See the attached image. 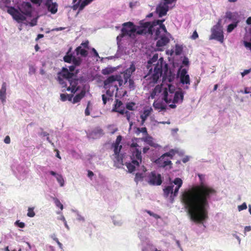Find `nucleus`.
<instances>
[{
  "mask_svg": "<svg viewBox=\"0 0 251 251\" xmlns=\"http://www.w3.org/2000/svg\"><path fill=\"white\" fill-rule=\"evenodd\" d=\"M200 185L185 190L182 194L181 200L187 210L190 219L195 223L203 224L208 217L209 201L215 195L216 190L204 183V175H198Z\"/></svg>",
  "mask_w": 251,
  "mask_h": 251,
  "instance_id": "f257e3e1",
  "label": "nucleus"
},
{
  "mask_svg": "<svg viewBox=\"0 0 251 251\" xmlns=\"http://www.w3.org/2000/svg\"><path fill=\"white\" fill-rule=\"evenodd\" d=\"M72 48H70L63 59L67 63L72 62L73 65L69 67V69L63 68L61 72L58 74V81L65 88L63 91L66 90L72 93H75L78 89L77 85L78 79L76 78L77 72L74 73L76 66H79L82 59L79 57H76L72 52Z\"/></svg>",
  "mask_w": 251,
  "mask_h": 251,
  "instance_id": "f03ea898",
  "label": "nucleus"
},
{
  "mask_svg": "<svg viewBox=\"0 0 251 251\" xmlns=\"http://www.w3.org/2000/svg\"><path fill=\"white\" fill-rule=\"evenodd\" d=\"M164 19L155 20L152 23L146 22L144 24V31H138L139 34H146L147 33L153 35L155 34V39L158 40L156 42L157 47H162L166 46L170 41V34L167 31V29L163 23Z\"/></svg>",
  "mask_w": 251,
  "mask_h": 251,
  "instance_id": "7ed1b4c3",
  "label": "nucleus"
},
{
  "mask_svg": "<svg viewBox=\"0 0 251 251\" xmlns=\"http://www.w3.org/2000/svg\"><path fill=\"white\" fill-rule=\"evenodd\" d=\"M135 71V67L131 64L128 69L120 75H111L103 82V88L106 89L105 95L112 98L115 91H118V87L115 84L116 81L118 82L119 86L127 82L128 79L131 76Z\"/></svg>",
  "mask_w": 251,
  "mask_h": 251,
  "instance_id": "20e7f679",
  "label": "nucleus"
},
{
  "mask_svg": "<svg viewBox=\"0 0 251 251\" xmlns=\"http://www.w3.org/2000/svg\"><path fill=\"white\" fill-rule=\"evenodd\" d=\"M138 145L136 143H133L131 147L136 148ZM131 162L126 163V166L129 173H132L135 170L139 171L136 174L134 181L137 184L139 182L142 181L145 176L144 174L147 171L146 168L144 165L142 164V158L141 155V151L135 148L132 150V155L131 156Z\"/></svg>",
  "mask_w": 251,
  "mask_h": 251,
  "instance_id": "39448f33",
  "label": "nucleus"
},
{
  "mask_svg": "<svg viewBox=\"0 0 251 251\" xmlns=\"http://www.w3.org/2000/svg\"><path fill=\"white\" fill-rule=\"evenodd\" d=\"M157 53L153 54V56L147 62L146 66L149 72L148 75L152 79V82L157 83L158 79L162 76L163 70H167L168 65L164 61L163 58L160 57L159 59Z\"/></svg>",
  "mask_w": 251,
  "mask_h": 251,
  "instance_id": "423d86ee",
  "label": "nucleus"
},
{
  "mask_svg": "<svg viewBox=\"0 0 251 251\" xmlns=\"http://www.w3.org/2000/svg\"><path fill=\"white\" fill-rule=\"evenodd\" d=\"M183 183L182 179L179 177L176 178L173 182L165 188L163 190L165 197H168L170 195V199L171 202H173L174 199L177 195L179 188Z\"/></svg>",
  "mask_w": 251,
  "mask_h": 251,
  "instance_id": "0eeeda50",
  "label": "nucleus"
},
{
  "mask_svg": "<svg viewBox=\"0 0 251 251\" xmlns=\"http://www.w3.org/2000/svg\"><path fill=\"white\" fill-rule=\"evenodd\" d=\"M144 28V26H143ZM139 31H144V28L139 30ZM138 30L137 31L136 26L132 22H128L125 23L123 24V28L121 29V34L117 37V40H119L120 38H122L125 36H128L131 37L134 36L136 32L138 33Z\"/></svg>",
  "mask_w": 251,
  "mask_h": 251,
  "instance_id": "6e6552de",
  "label": "nucleus"
},
{
  "mask_svg": "<svg viewBox=\"0 0 251 251\" xmlns=\"http://www.w3.org/2000/svg\"><path fill=\"white\" fill-rule=\"evenodd\" d=\"M175 154V152L174 150H172L162 155L155 160V162L160 167L165 168L168 166H170V168H171L172 163L170 159L173 158Z\"/></svg>",
  "mask_w": 251,
  "mask_h": 251,
  "instance_id": "1a4fd4ad",
  "label": "nucleus"
},
{
  "mask_svg": "<svg viewBox=\"0 0 251 251\" xmlns=\"http://www.w3.org/2000/svg\"><path fill=\"white\" fill-rule=\"evenodd\" d=\"M222 20L219 19L217 24L211 29L212 34L209 38L210 40L215 39L221 43L224 41V35L221 25Z\"/></svg>",
  "mask_w": 251,
  "mask_h": 251,
  "instance_id": "9d476101",
  "label": "nucleus"
},
{
  "mask_svg": "<svg viewBox=\"0 0 251 251\" xmlns=\"http://www.w3.org/2000/svg\"><path fill=\"white\" fill-rule=\"evenodd\" d=\"M183 66H181L178 71V75L179 76L180 82L182 84H185L184 89H188V85L190 84V79L189 75L187 73V70L185 68H183Z\"/></svg>",
  "mask_w": 251,
  "mask_h": 251,
  "instance_id": "9b49d317",
  "label": "nucleus"
},
{
  "mask_svg": "<svg viewBox=\"0 0 251 251\" xmlns=\"http://www.w3.org/2000/svg\"><path fill=\"white\" fill-rule=\"evenodd\" d=\"M8 13L10 14L13 18L18 23H21L25 20V17L14 7H11L8 9Z\"/></svg>",
  "mask_w": 251,
  "mask_h": 251,
  "instance_id": "f8f14e48",
  "label": "nucleus"
},
{
  "mask_svg": "<svg viewBox=\"0 0 251 251\" xmlns=\"http://www.w3.org/2000/svg\"><path fill=\"white\" fill-rule=\"evenodd\" d=\"M161 176L160 174H157L155 172H152L149 176V183L153 185H160L162 183Z\"/></svg>",
  "mask_w": 251,
  "mask_h": 251,
  "instance_id": "ddd939ff",
  "label": "nucleus"
},
{
  "mask_svg": "<svg viewBox=\"0 0 251 251\" xmlns=\"http://www.w3.org/2000/svg\"><path fill=\"white\" fill-rule=\"evenodd\" d=\"M93 0H73L74 5L73 8L74 10L78 9V12L89 4H90Z\"/></svg>",
  "mask_w": 251,
  "mask_h": 251,
  "instance_id": "4468645a",
  "label": "nucleus"
},
{
  "mask_svg": "<svg viewBox=\"0 0 251 251\" xmlns=\"http://www.w3.org/2000/svg\"><path fill=\"white\" fill-rule=\"evenodd\" d=\"M20 10L24 15L27 16H31L32 7L30 3L28 2H24L21 5Z\"/></svg>",
  "mask_w": 251,
  "mask_h": 251,
  "instance_id": "2eb2a0df",
  "label": "nucleus"
},
{
  "mask_svg": "<svg viewBox=\"0 0 251 251\" xmlns=\"http://www.w3.org/2000/svg\"><path fill=\"white\" fill-rule=\"evenodd\" d=\"M169 10V6L161 2L156 7V12L159 17H162L167 14Z\"/></svg>",
  "mask_w": 251,
  "mask_h": 251,
  "instance_id": "dca6fc26",
  "label": "nucleus"
},
{
  "mask_svg": "<svg viewBox=\"0 0 251 251\" xmlns=\"http://www.w3.org/2000/svg\"><path fill=\"white\" fill-rule=\"evenodd\" d=\"M184 98V93L181 90L176 91L174 95L173 102L174 103H181Z\"/></svg>",
  "mask_w": 251,
  "mask_h": 251,
  "instance_id": "f3484780",
  "label": "nucleus"
},
{
  "mask_svg": "<svg viewBox=\"0 0 251 251\" xmlns=\"http://www.w3.org/2000/svg\"><path fill=\"white\" fill-rule=\"evenodd\" d=\"M148 229L147 227H145L139 231L138 236L142 242H146L148 240L147 235L148 234Z\"/></svg>",
  "mask_w": 251,
  "mask_h": 251,
  "instance_id": "a211bd4d",
  "label": "nucleus"
},
{
  "mask_svg": "<svg viewBox=\"0 0 251 251\" xmlns=\"http://www.w3.org/2000/svg\"><path fill=\"white\" fill-rule=\"evenodd\" d=\"M46 5L48 7V10L52 14H55L57 11V5L54 2H52L51 0H48L46 3Z\"/></svg>",
  "mask_w": 251,
  "mask_h": 251,
  "instance_id": "6ab92c4d",
  "label": "nucleus"
},
{
  "mask_svg": "<svg viewBox=\"0 0 251 251\" xmlns=\"http://www.w3.org/2000/svg\"><path fill=\"white\" fill-rule=\"evenodd\" d=\"M103 135V131L100 128H96L94 129L89 135L90 137L93 139L100 138Z\"/></svg>",
  "mask_w": 251,
  "mask_h": 251,
  "instance_id": "aec40b11",
  "label": "nucleus"
},
{
  "mask_svg": "<svg viewBox=\"0 0 251 251\" xmlns=\"http://www.w3.org/2000/svg\"><path fill=\"white\" fill-rule=\"evenodd\" d=\"M6 84L3 83L1 89H0V100L1 102L4 104L6 101Z\"/></svg>",
  "mask_w": 251,
  "mask_h": 251,
  "instance_id": "412c9836",
  "label": "nucleus"
},
{
  "mask_svg": "<svg viewBox=\"0 0 251 251\" xmlns=\"http://www.w3.org/2000/svg\"><path fill=\"white\" fill-rule=\"evenodd\" d=\"M17 172H14L17 177L19 179H24L25 177V171L22 166L19 165L17 168Z\"/></svg>",
  "mask_w": 251,
  "mask_h": 251,
  "instance_id": "4be33fe9",
  "label": "nucleus"
},
{
  "mask_svg": "<svg viewBox=\"0 0 251 251\" xmlns=\"http://www.w3.org/2000/svg\"><path fill=\"white\" fill-rule=\"evenodd\" d=\"M224 18L226 19L225 22H227V19L229 20V21H232L233 22H236V16L235 13H232L230 11H227L226 13V15L224 17Z\"/></svg>",
  "mask_w": 251,
  "mask_h": 251,
  "instance_id": "5701e85b",
  "label": "nucleus"
},
{
  "mask_svg": "<svg viewBox=\"0 0 251 251\" xmlns=\"http://www.w3.org/2000/svg\"><path fill=\"white\" fill-rule=\"evenodd\" d=\"M71 211L75 214L76 219L77 221L79 222L84 223L85 222V218L84 216H83L80 212H79L76 209H71Z\"/></svg>",
  "mask_w": 251,
  "mask_h": 251,
  "instance_id": "b1692460",
  "label": "nucleus"
},
{
  "mask_svg": "<svg viewBox=\"0 0 251 251\" xmlns=\"http://www.w3.org/2000/svg\"><path fill=\"white\" fill-rule=\"evenodd\" d=\"M161 90L162 87L161 86L159 85H156L151 92L149 98H151V99H153L157 94L160 93L161 92Z\"/></svg>",
  "mask_w": 251,
  "mask_h": 251,
  "instance_id": "393cba45",
  "label": "nucleus"
},
{
  "mask_svg": "<svg viewBox=\"0 0 251 251\" xmlns=\"http://www.w3.org/2000/svg\"><path fill=\"white\" fill-rule=\"evenodd\" d=\"M143 140L149 145L154 148H156L158 146V145L157 144L154 143L153 141V138L151 136H148V135H146V137L143 138Z\"/></svg>",
  "mask_w": 251,
  "mask_h": 251,
  "instance_id": "a878e982",
  "label": "nucleus"
},
{
  "mask_svg": "<svg viewBox=\"0 0 251 251\" xmlns=\"http://www.w3.org/2000/svg\"><path fill=\"white\" fill-rule=\"evenodd\" d=\"M75 51L77 55L80 54L82 57H86L88 55V51L85 49H83L81 46L77 47Z\"/></svg>",
  "mask_w": 251,
  "mask_h": 251,
  "instance_id": "bb28decb",
  "label": "nucleus"
},
{
  "mask_svg": "<svg viewBox=\"0 0 251 251\" xmlns=\"http://www.w3.org/2000/svg\"><path fill=\"white\" fill-rule=\"evenodd\" d=\"M150 114V111L148 110H144L143 114L140 115V118L142 120L141 125L143 126L144 124L145 121L147 120L148 117Z\"/></svg>",
  "mask_w": 251,
  "mask_h": 251,
  "instance_id": "cd10ccee",
  "label": "nucleus"
},
{
  "mask_svg": "<svg viewBox=\"0 0 251 251\" xmlns=\"http://www.w3.org/2000/svg\"><path fill=\"white\" fill-rule=\"evenodd\" d=\"M85 95V92L81 91L80 93L76 95L73 99V103H75L79 102Z\"/></svg>",
  "mask_w": 251,
  "mask_h": 251,
  "instance_id": "c85d7f7f",
  "label": "nucleus"
},
{
  "mask_svg": "<svg viewBox=\"0 0 251 251\" xmlns=\"http://www.w3.org/2000/svg\"><path fill=\"white\" fill-rule=\"evenodd\" d=\"M115 69L114 68H113L112 67H107L102 70L101 73L103 75H107L112 74L113 72L115 71Z\"/></svg>",
  "mask_w": 251,
  "mask_h": 251,
  "instance_id": "c756f323",
  "label": "nucleus"
},
{
  "mask_svg": "<svg viewBox=\"0 0 251 251\" xmlns=\"http://www.w3.org/2000/svg\"><path fill=\"white\" fill-rule=\"evenodd\" d=\"M153 106L155 109H160V111H164L166 110V105H164L161 102H154Z\"/></svg>",
  "mask_w": 251,
  "mask_h": 251,
  "instance_id": "7c9ffc66",
  "label": "nucleus"
},
{
  "mask_svg": "<svg viewBox=\"0 0 251 251\" xmlns=\"http://www.w3.org/2000/svg\"><path fill=\"white\" fill-rule=\"evenodd\" d=\"M238 22H233V23L231 24H229L228 26H227V32L228 33H230L232 31V30L235 28L237 27V25H238Z\"/></svg>",
  "mask_w": 251,
  "mask_h": 251,
  "instance_id": "2f4dec72",
  "label": "nucleus"
},
{
  "mask_svg": "<svg viewBox=\"0 0 251 251\" xmlns=\"http://www.w3.org/2000/svg\"><path fill=\"white\" fill-rule=\"evenodd\" d=\"M113 223L114 225L120 226L123 224V221L120 217H114L112 219Z\"/></svg>",
  "mask_w": 251,
  "mask_h": 251,
  "instance_id": "473e14b6",
  "label": "nucleus"
},
{
  "mask_svg": "<svg viewBox=\"0 0 251 251\" xmlns=\"http://www.w3.org/2000/svg\"><path fill=\"white\" fill-rule=\"evenodd\" d=\"M183 48L181 45L176 44L175 46V54L176 55H180L182 51Z\"/></svg>",
  "mask_w": 251,
  "mask_h": 251,
  "instance_id": "72a5a7b5",
  "label": "nucleus"
},
{
  "mask_svg": "<svg viewBox=\"0 0 251 251\" xmlns=\"http://www.w3.org/2000/svg\"><path fill=\"white\" fill-rule=\"evenodd\" d=\"M116 103L114 105V107L112 109V112L117 111L118 109L123 104L121 100H116Z\"/></svg>",
  "mask_w": 251,
  "mask_h": 251,
  "instance_id": "f704fd0d",
  "label": "nucleus"
},
{
  "mask_svg": "<svg viewBox=\"0 0 251 251\" xmlns=\"http://www.w3.org/2000/svg\"><path fill=\"white\" fill-rule=\"evenodd\" d=\"M53 201L56 205V207H59L60 209L62 210L63 209V205L60 202V201L56 198L52 197Z\"/></svg>",
  "mask_w": 251,
  "mask_h": 251,
  "instance_id": "c9c22d12",
  "label": "nucleus"
},
{
  "mask_svg": "<svg viewBox=\"0 0 251 251\" xmlns=\"http://www.w3.org/2000/svg\"><path fill=\"white\" fill-rule=\"evenodd\" d=\"M56 179L57 182L59 183L61 187H63L64 185V180L63 176L61 175H56Z\"/></svg>",
  "mask_w": 251,
  "mask_h": 251,
  "instance_id": "e433bc0d",
  "label": "nucleus"
},
{
  "mask_svg": "<svg viewBox=\"0 0 251 251\" xmlns=\"http://www.w3.org/2000/svg\"><path fill=\"white\" fill-rule=\"evenodd\" d=\"M131 76L128 79L127 82L128 81V88L130 89V90H133L135 88V86L134 84V82L133 79L130 78Z\"/></svg>",
  "mask_w": 251,
  "mask_h": 251,
  "instance_id": "4c0bfd02",
  "label": "nucleus"
},
{
  "mask_svg": "<svg viewBox=\"0 0 251 251\" xmlns=\"http://www.w3.org/2000/svg\"><path fill=\"white\" fill-rule=\"evenodd\" d=\"M163 100L167 103H170L171 101V99H168V93L167 89H165L163 92Z\"/></svg>",
  "mask_w": 251,
  "mask_h": 251,
  "instance_id": "58836bf2",
  "label": "nucleus"
},
{
  "mask_svg": "<svg viewBox=\"0 0 251 251\" xmlns=\"http://www.w3.org/2000/svg\"><path fill=\"white\" fill-rule=\"evenodd\" d=\"M35 214L34 212V207H29L28 208V212L27 213V216L29 217H33L35 216Z\"/></svg>",
  "mask_w": 251,
  "mask_h": 251,
  "instance_id": "ea45409f",
  "label": "nucleus"
},
{
  "mask_svg": "<svg viewBox=\"0 0 251 251\" xmlns=\"http://www.w3.org/2000/svg\"><path fill=\"white\" fill-rule=\"evenodd\" d=\"M122 146H119L118 145H114V153L116 155H119L120 151L121 150Z\"/></svg>",
  "mask_w": 251,
  "mask_h": 251,
  "instance_id": "a19ab883",
  "label": "nucleus"
},
{
  "mask_svg": "<svg viewBox=\"0 0 251 251\" xmlns=\"http://www.w3.org/2000/svg\"><path fill=\"white\" fill-rule=\"evenodd\" d=\"M102 100L103 104H105L107 101H109L110 100H112V98H109L108 96H106L105 94H103L102 95Z\"/></svg>",
  "mask_w": 251,
  "mask_h": 251,
  "instance_id": "79ce46f5",
  "label": "nucleus"
},
{
  "mask_svg": "<svg viewBox=\"0 0 251 251\" xmlns=\"http://www.w3.org/2000/svg\"><path fill=\"white\" fill-rule=\"evenodd\" d=\"M151 216H152V217H153L154 219H158L159 218H160V217L157 214H155L153 212L151 211H149V210H146V211Z\"/></svg>",
  "mask_w": 251,
  "mask_h": 251,
  "instance_id": "37998d69",
  "label": "nucleus"
},
{
  "mask_svg": "<svg viewBox=\"0 0 251 251\" xmlns=\"http://www.w3.org/2000/svg\"><path fill=\"white\" fill-rule=\"evenodd\" d=\"M125 116L126 118V119L128 121V122H130V118L131 117L134 115L133 113V112H128V111H126V112H125Z\"/></svg>",
  "mask_w": 251,
  "mask_h": 251,
  "instance_id": "c03bdc74",
  "label": "nucleus"
},
{
  "mask_svg": "<svg viewBox=\"0 0 251 251\" xmlns=\"http://www.w3.org/2000/svg\"><path fill=\"white\" fill-rule=\"evenodd\" d=\"M134 105L135 103L133 102H129L126 104V107L129 110H133Z\"/></svg>",
  "mask_w": 251,
  "mask_h": 251,
  "instance_id": "a18cd8bd",
  "label": "nucleus"
},
{
  "mask_svg": "<svg viewBox=\"0 0 251 251\" xmlns=\"http://www.w3.org/2000/svg\"><path fill=\"white\" fill-rule=\"evenodd\" d=\"M247 208V206L246 202H244L241 205H240L238 206V209L239 211H241L244 209H246Z\"/></svg>",
  "mask_w": 251,
  "mask_h": 251,
  "instance_id": "49530a36",
  "label": "nucleus"
},
{
  "mask_svg": "<svg viewBox=\"0 0 251 251\" xmlns=\"http://www.w3.org/2000/svg\"><path fill=\"white\" fill-rule=\"evenodd\" d=\"M38 17L33 18L30 22L29 23V25L30 26H33L37 25Z\"/></svg>",
  "mask_w": 251,
  "mask_h": 251,
  "instance_id": "de8ad7c7",
  "label": "nucleus"
},
{
  "mask_svg": "<svg viewBox=\"0 0 251 251\" xmlns=\"http://www.w3.org/2000/svg\"><path fill=\"white\" fill-rule=\"evenodd\" d=\"M68 97H69V94H61L60 95V99L62 101H65L67 100Z\"/></svg>",
  "mask_w": 251,
  "mask_h": 251,
  "instance_id": "09e8293b",
  "label": "nucleus"
},
{
  "mask_svg": "<svg viewBox=\"0 0 251 251\" xmlns=\"http://www.w3.org/2000/svg\"><path fill=\"white\" fill-rule=\"evenodd\" d=\"M137 130L139 132H142L146 135H148L147 130L146 127L138 128Z\"/></svg>",
  "mask_w": 251,
  "mask_h": 251,
  "instance_id": "8fccbe9b",
  "label": "nucleus"
},
{
  "mask_svg": "<svg viewBox=\"0 0 251 251\" xmlns=\"http://www.w3.org/2000/svg\"><path fill=\"white\" fill-rule=\"evenodd\" d=\"M15 224L20 228H24L25 226V224L23 222H21L19 221H17Z\"/></svg>",
  "mask_w": 251,
  "mask_h": 251,
  "instance_id": "3c124183",
  "label": "nucleus"
},
{
  "mask_svg": "<svg viewBox=\"0 0 251 251\" xmlns=\"http://www.w3.org/2000/svg\"><path fill=\"white\" fill-rule=\"evenodd\" d=\"M182 64L184 66H188L189 61L187 57H184L182 60Z\"/></svg>",
  "mask_w": 251,
  "mask_h": 251,
  "instance_id": "603ef678",
  "label": "nucleus"
},
{
  "mask_svg": "<svg viewBox=\"0 0 251 251\" xmlns=\"http://www.w3.org/2000/svg\"><path fill=\"white\" fill-rule=\"evenodd\" d=\"M199 37L198 34L197 32L195 30L193 32L192 35L191 36V38L193 40H195L197 39Z\"/></svg>",
  "mask_w": 251,
  "mask_h": 251,
  "instance_id": "864d4df0",
  "label": "nucleus"
},
{
  "mask_svg": "<svg viewBox=\"0 0 251 251\" xmlns=\"http://www.w3.org/2000/svg\"><path fill=\"white\" fill-rule=\"evenodd\" d=\"M36 70L35 68L33 66H30L29 69V74L30 75H32L35 73Z\"/></svg>",
  "mask_w": 251,
  "mask_h": 251,
  "instance_id": "5fc2aeb1",
  "label": "nucleus"
},
{
  "mask_svg": "<svg viewBox=\"0 0 251 251\" xmlns=\"http://www.w3.org/2000/svg\"><path fill=\"white\" fill-rule=\"evenodd\" d=\"M243 43L245 47L249 48L251 51V43L244 41Z\"/></svg>",
  "mask_w": 251,
  "mask_h": 251,
  "instance_id": "6e6d98bb",
  "label": "nucleus"
},
{
  "mask_svg": "<svg viewBox=\"0 0 251 251\" xmlns=\"http://www.w3.org/2000/svg\"><path fill=\"white\" fill-rule=\"evenodd\" d=\"M176 0H164L162 2L165 4V5L169 6L168 5L173 3Z\"/></svg>",
  "mask_w": 251,
  "mask_h": 251,
  "instance_id": "4d7b16f0",
  "label": "nucleus"
},
{
  "mask_svg": "<svg viewBox=\"0 0 251 251\" xmlns=\"http://www.w3.org/2000/svg\"><path fill=\"white\" fill-rule=\"evenodd\" d=\"M88 44L89 42L88 41H87L84 42H82L80 46H81L82 47H83L84 48L86 49L88 48Z\"/></svg>",
  "mask_w": 251,
  "mask_h": 251,
  "instance_id": "13d9d810",
  "label": "nucleus"
},
{
  "mask_svg": "<svg viewBox=\"0 0 251 251\" xmlns=\"http://www.w3.org/2000/svg\"><path fill=\"white\" fill-rule=\"evenodd\" d=\"M122 140V136L121 135H119L116 139V142L115 145H119L121 141Z\"/></svg>",
  "mask_w": 251,
  "mask_h": 251,
  "instance_id": "bf43d9fd",
  "label": "nucleus"
},
{
  "mask_svg": "<svg viewBox=\"0 0 251 251\" xmlns=\"http://www.w3.org/2000/svg\"><path fill=\"white\" fill-rule=\"evenodd\" d=\"M250 90H251V88L246 87L245 88L244 91L241 90L240 92H241L242 93H244V94H249L250 93Z\"/></svg>",
  "mask_w": 251,
  "mask_h": 251,
  "instance_id": "052dcab7",
  "label": "nucleus"
},
{
  "mask_svg": "<svg viewBox=\"0 0 251 251\" xmlns=\"http://www.w3.org/2000/svg\"><path fill=\"white\" fill-rule=\"evenodd\" d=\"M92 51L93 52L94 54V56L99 58H100V56H99L98 52L97 51V50L94 49V48H92Z\"/></svg>",
  "mask_w": 251,
  "mask_h": 251,
  "instance_id": "680f3d73",
  "label": "nucleus"
},
{
  "mask_svg": "<svg viewBox=\"0 0 251 251\" xmlns=\"http://www.w3.org/2000/svg\"><path fill=\"white\" fill-rule=\"evenodd\" d=\"M89 104H90V102H88V105H87V108L85 110V114L86 116H88L90 114L89 110L88 109V106H89Z\"/></svg>",
  "mask_w": 251,
  "mask_h": 251,
  "instance_id": "e2e57ef3",
  "label": "nucleus"
},
{
  "mask_svg": "<svg viewBox=\"0 0 251 251\" xmlns=\"http://www.w3.org/2000/svg\"><path fill=\"white\" fill-rule=\"evenodd\" d=\"M31 1L33 3L40 5L42 0H31Z\"/></svg>",
  "mask_w": 251,
  "mask_h": 251,
  "instance_id": "0e129e2a",
  "label": "nucleus"
},
{
  "mask_svg": "<svg viewBox=\"0 0 251 251\" xmlns=\"http://www.w3.org/2000/svg\"><path fill=\"white\" fill-rule=\"evenodd\" d=\"M4 142L6 144H9L10 143V138L9 136H6L5 138H4Z\"/></svg>",
  "mask_w": 251,
  "mask_h": 251,
  "instance_id": "69168bd1",
  "label": "nucleus"
},
{
  "mask_svg": "<svg viewBox=\"0 0 251 251\" xmlns=\"http://www.w3.org/2000/svg\"><path fill=\"white\" fill-rule=\"evenodd\" d=\"M94 175L93 172L90 170L88 171V177H89L91 179H92V176Z\"/></svg>",
  "mask_w": 251,
  "mask_h": 251,
  "instance_id": "338daca9",
  "label": "nucleus"
},
{
  "mask_svg": "<svg viewBox=\"0 0 251 251\" xmlns=\"http://www.w3.org/2000/svg\"><path fill=\"white\" fill-rule=\"evenodd\" d=\"M251 71V70H245L243 71V72L242 73L241 75L242 76H245V75H248Z\"/></svg>",
  "mask_w": 251,
  "mask_h": 251,
  "instance_id": "774afa93",
  "label": "nucleus"
}]
</instances>
